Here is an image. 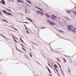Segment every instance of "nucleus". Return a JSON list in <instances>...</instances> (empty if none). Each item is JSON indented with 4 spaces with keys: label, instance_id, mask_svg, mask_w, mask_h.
Returning <instances> with one entry per match:
<instances>
[{
    "label": "nucleus",
    "instance_id": "1",
    "mask_svg": "<svg viewBox=\"0 0 76 76\" xmlns=\"http://www.w3.org/2000/svg\"><path fill=\"white\" fill-rule=\"evenodd\" d=\"M73 26H68V30H70L72 32H73L74 33H75V30L73 29Z\"/></svg>",
    "mask_w": 76,
    "mask_h": 76
},
{
    "label": "nucleus",
    "instance_id": "2",
    "mask_svg": "<svg viewBox=\"0 0 76 76\" xmlns=\"http://www.w3.org/2000/svg\"><path fill=\"white\" fill-rule=\"evenodd\" d=\"M3 12L5 13V14H7L8 15H12V14L8 12H6V11L5 10H3Z\"/></svg>",
    "mask_w": 76,
    "mask_h": 76
},
{
    "label": "nucleus",
    "instance_id": "3",
    "mask_svg": "<svg viewBox=\"0 0 76 76\" xmlns=\"http://www.w3.org/2000/svg\"><path fill=\"white\" fill-rule=\"evenodd\" d=\"M52 17H51V18L53 19H56L57 18V17L55 15H52Z\"/></svg>",
    "mask_w": 76,
    "mask_h": 76
},
{
    "label": "nucleus",
    "instance_id": "4",
    "mask_svg": "<svg viewBox=\"0 0 76 76\" xmlns=\"http://www.w3.org/2000/svg\"><path fill=\"white\" fill-rule=\"evenodd\" d=\"M36 8H37V9H39V10H41V11H43V10L42 9H41L40 8H39V7H35Z\"/></svg>",
    "mask_w": 76,
    "mask_h": 76
},
{
    "label": "nucleus",
    "instance_id": "5",
    "mask_svg": "<svg viewBox=\"0 0 76 76\" xmlns=\"http://www.w3.org/2000/svg\"><path fill=\"white\" fill-rule=\"evenodd\" d=\"M50 23V25H55V23L52 22H51V21Z\"/></svg>",
    "mask_w": 76,
    "mask_h": 76
},
{
    "label": "nucleus",
    "instance_id": "6",
    "mask_svg": "<svg viewBox=\"0 0 76 76\" xmlns=\"http://www.w3.org/2000/svg\"><path fill=\"white\" fill-rule=\"evenodd\" d=\"M45 15L47 16V17H48V18H50V15H48L47 13L45 14Z\"/></svg>",
    "mask_w": 76,
    "mask_h": 76
},
{
    "label": "nucleus",
    "instance_id": "7",
    "mask_svg": "<svg viewBox=\"0 0 76 76\" xmlns=\"http://www.w3.org/2000/svg\"><path fill=\"white\" fill-rule=\"evenodd\" d=\"M64 62H65V63H66V62H67V60H66V59L64 58H63Z\"/></svg>",
    "mask_w": 76,
    "mask_h": 76
},
{
    "label": "nucleus",
    "instance_id": "8",
    "mask_svg": "<svg viewBox=\"0 0 76 76\" xmlns=\"http://www.w3.org/2000/svg\"><path fill=\"white\" fill-rule=\"evenodd\" d=\"M47 21L48 22V23H51V21L49 20V19H48L47 20Z\"/></svg>",
    "mask_w": 76,
    "mask_h": 76
},
{
    "label": "nucleus",
    "instance_id": "9",
    "mask_svg": "<svg viewBox=\"0 0 76 76\" xmlns=\"http://www.w3.org/2000/svg\"><path fill=\"white\" fill-rule=\"evenodd\" d=\"M48 69L49 72L50 73H51V71H50V69L48 68Z\"/></svg>",
    "mask_w": 76,
    "mask_h": 76
},
{
    "label": "nucleus",
    "instance_id": "10",
    "mask_svg": "<svg viewBox=\"0 0 76 76\" xmlns=\"http://www.w3.org/2000/svg\"><path fill=\"white\" fill-rule=\"evenodd\" d=\"M40 15H41V16H43V15H44V14L42 12H40Z\"/></svg>",
    "mask_w": 76,
    "mask_h": 76
},
{
    "label": "nucleus",
    "instance_id": "11",
    "mask_svg": "<svg viewBox=\"0 0 76 76\" xmlns=\"http://www.w3.org/2000/svg\"><path fill=\"white\" fill-rule=\"evenodd\" d=\"M28 18L29 20H30V21H31V22H32V20L31 19H30V18Z\"/></svg>",
    "mask_w": 76,
    "mask_h": 76
},
{
    "label": "nucleus",
    "instance_id": "12",
    "mask_svg": "<svg viewBox=\"0 0 76 76\" xmlns=\"http://www.w3.org/2000/svg\"><path fill=\"white\" fill-rule=\"evenodd\" d=\"M37 13L38 14H39L41 13V12L39 11H37Z\"/></svg>",
    "mask_w": 76,
    "mask_h": 76
},
{
    "label": "nucleus",
    "instance_id": "13",
    "mask_svg": "<svg viewBox=\"0 0 76 76\" xmlns=\"http://www.w3.org/2000/svg\"><path fill=\"white\" fill-rule=\"evenodd\" d=\"M2 2L3 4H5V1H4V0H2Z\"/></svg>",
    "mask_w": 76,
    "mask_h": 76
},
{
    "label": "nucleus",
    "instance_id": "14",
    "mask_svg": "<svg viewBox=\"0 0 76 76\" xmlns=\"http://www.w3.org/2000/svg\"><path fill=\"white\" fill-rule=\"evenodd\" d=\"M26 1H27V2L28 3H29L30 4H31V2H30V1H29L27 0Z\"/></svg>",
    "mask_w": 76,
    "mask_h": 76
},
{
    "label": "nucleus",
    "instance_id": "15",
    "mask_svg": "<svg viewBox=\"0 0 76 76\" xmlns=\"http://www.w3.org/2000/svg\"><path fill=\"white\" fill-rule=\"evenodd\" d=\"M20 41L22 42H23V41L22 40V38H21V37H20Z\"/></svg>",
    "mask_w": 76,
    "mask_h": 76
},
{
    "label": "nucleus",
    "instance_id": "16",
    "mask_svg": "<svg viewBox=\"0 0 76 76\" xmlns=\"http://www.w3.org/2000/svg\"><path fill=\"white\" fill-rule=\"evenodd\" d=\"M22 50H24V51H26V49H25L23 47H22Z\"/></svg>",
    "mask_w": 76,
    "mask_h": 76
},
{
    "label": "nucleus",
    "instance_id": "17",
    "mask_svg": "<svg viewBox=\"0 0 76 76\" xmlns=\"http://www.w3.org/2000/svg\"><path fill=\"white\" fill-rule=\"evenodd\" d=\"M48 65L49 66H50V67H51V68H52V66H51V65H50V64H49V63H48Z\"/></svg>",
    "mask_w": 76,
    "mask_h": 76
},
{
    "label": "nucleus",
    "instance_id": "18",
    "mask_svg": "<svg viewBox=\"0 0 76 76\" xmlns=\"http://www.w3.org/2000/svg\"><path fill=\"white\" fill-rule=\"evenodd\" d=\"M73 13L74 15H75L76 16V11H74L73 12Z\"/></svg>",
    "mask_w": 76,
    "mask_h": 76
},
{
    "label": "nucleus",
    "instance_id": "19",
    "mask_svg": "<svg viewBox=\"0 0 76 76\" xmlns=\"http://www.w3.org/2000/svg\"><path fill=\"white\" fill-rule=\"evenodd\" d=\"M66 12L68 13H70V11L67 10L66 11Z\"/></svg>",
    "mask_w": 76,
    "mask_h": 76
},
{
    "label": "nucleus",
    "instance_id": "20",
    "mask_svg": "<svg viewBox=\"0 0 76 76\" xmlns=\"http://www.w3.org/2000/svg\"><path fill=\"white\" fill-rule=\"evenodd\" d=\"M54 66H55L56 68H57V65L56 64L54 65Z\"/></svg>",
    "mask_w": 76,
    "mask_h": 76
},
{
    "label": "nucleus",
    "instance_id": "21",
    "mask_svg": "<svg viewBox=\"0 0 76 76\" xmlns=\"http://www.w3.org/2000/svg\"><path fill=\"white\" fill-rule=\"evenodd\" d=\"M18 3H20L21 0H18Z\"/></svg>",
    "mask_w": 76,
    "mask_h": 76
},
{
    "label": "nucleus",
    "instance_id": "22",
    "mask_svg": "<svg viewBox=\"0 0 76 76\" xmlns=\"http://www.w3.org/2000/svg\"><path fill=\"white\" fill-rule=\"evenodd\" d=\"M20 3H24V1H20Z\"/></svg>",
    "mask_w": 76,
    "mask_h": 76
},
{
    "label": "nucleus",
    "instance_id": "23",
    "mask_svg": "<svg viewBox=\"0 0 76 76\" xmlns=\"http://www.w3.org/2000/svg\"><path fill=\"white\" fill-rule=\"evenodd\" d=\"M30 57H32V55H31V54L30 53Z\"/></svg>",
    "mask_w": 76,
    "mask_h": 76
},
{
    "label": "nucleus",
    "instance_id": "24",
    "mask_svg": "<svg viewBox=\"0 0 76 76\" xmlns=\"http://www.w3.org/2000/svg\"><path fill=\"white\" fill-rule=\"evenodd\" d=\"M56 59H57V60H58V61H59L60 62V60L58 59L57 58Z\"/></svg>",
    "mask_w": 76,
    "mask_h": 76
},
{
    "label": "nucleus",
    "instance_id": "25",
    "mask_svg": "<svg viewBox=\"0 0 76 76\" xmlns=\"http://www.w3.org/2000/svg\"><path fill=\"white\" fill-rule=\"evenodd\" d=\"M27 32L28 33V34H29V32L28 31H27Z\"/></svg>",
    "mask_w": 76,
    "mask_h": 76
},
{
    "label": "nucleus",
    "instance_id": "26",
    "mask_svg": "<svg viewBox=\"0 0 76 76\" xmlns=\"http://www.w3.org/2000/svg\"><path fill=\"white\" fill-rule=\"evenodd\" d=\"M0 35H1L2 36V37H4V38H5V37H4V35H3L1 34H0Z\"/></svg>",
    "mask_w": 76,
    "mask_h": 76
},
{
    "label": "nucleus",
    "instance_id": "27",
    "mask_svg": "<svg viewBox=\"0 0 76 76\" xmlns=\"http://www.w3.org/2000/svg\"><path fill=\"white\" fill-rule=\"evenodd\" d=\"M7 11H9V12H11V10H8Z\"/></svg>",
    "mask_w": 76,
    "mask_h": 76
},
{
    "label": "nucleus",
    "instance_id": "28",
    "mask_svg": "<svg viewBox=\"0 0 76 76\" xmlns=\"http://www.w3.org/2000/svg\"><path fill=\"white\" fill-rule=\"evenodd\" d=\"M2 20H3V21H5V22H6V20H4V19H2Z\"/></svg>",
    "mask_w": 76,
    "mask_h": 76
},
{
    "label": "nucleus",
    "instance_id": "29",
    "mask_svg": "<svg viewBox=\"0 0 76 76\" xmlns=\"http://www.w3.org/2000/svg\"><path fill=\"white\" fill-rule=\"evenodd\" d=\"M59 31L60 32H62V31L61 30H59Z\"/></svg>",
    "mask_w": 76,
    "mask_h": 76
},
{
    "label": "nucleus",
    "instance_id": "30",
    "mask_svg": "<svg viewBox=\"0 0 76 76\" xmlns=\"http://www.w3.org/2000/svg\"><path fill=\"white\" fill-rule=\"evenodd\" d=\"M49 75L50 76H53V75H51V74H49Z\"/></svg>",
    "mask_w": 76,
    "mask_h": 76
},
{
    "label": "nucleus",
    "instance_id": "31",
    "mask_svg": "<svg viewBox=\"0 0 76 76\" xmlns=\"http://www.w3.org/2000/svg\"><path fill=\"white\" fill-rule=\"evenodd\" d=\"M58 64L59 65V67H60V68H61V66H60V64Z\"/></svg>",
    "mask_w": 76,
    "mask_h": 76
},
{
    "label": "nucleus",
    "instance_id": "32",
    "mask_svg": "<svg viewBox=\"0 0 76 76\" xmlns=\"http://www.w3.org/2000/svg\"><path fill=\"white\" fill-rule=\"evenodd\" d=\"M25 23H27V24H28V22H26Z\"/></svg>",
    "mask_w": 76,
    "mask_h": 76
},
{
    "label": "nucleus",
    "instance_id": "33",
    "mask_svg": "<svg viewBox=\"0 0 76 76\" xmlns=\"http://www.w3.org/2000/svg\"><path fill=\"white\" fill-rule=\"evenodd\" d=\"M20 45H22V46L23 47H24L23 45L22 44H20Z\"/></svg>",
    "mask_w": 76,
    "mask_h": 76
},
{
    "label": "nucleus",
    "instance_id": "34",
    "mask_svg": "<svg viewBox=\"0 0 76 76\" xmlns=\"http://www.w3.org/2000/svg\"><path fill=\"white\" fill-rule=\"evenodd\" d=\"M54 67L55 70H57V69H56V68H55V67H54Z\"/></svg>",
    "mask_w": 76,
    "mask_h": 76
},
{
    "label": "nucleus",
    "instance_id": "35",
    "mask_svg": "<svg viewBox=\"0 0 76 76\" xmlns=\"http://www.w3.org/2000/svg\"><path fill=\"white\" fill-rule=\"evenodd\" d=\"M61 73H63V70H61Z\"/></svg>",
    "mask_w": 76,
    "mask_h": 76
},
{
    "label": "nucleus",
    "instance_id": "36",
    "mask_svg": "<svg viewBox=\"0 0 76 76\" xmlns=\"http://www.w3.org/2000/svg\"><path fill=\"white\" fill-rule=\"evenodd\" d=\"M56 72H58V71H57V69H56Z\"/></svg>",
    "mask_w": 76,
    "mask_h": 76
},
{
    "label": "nucleus",
    "instance_id": "37",
    "mask_svg": "<svg viewBox=\"0 0 76 76\" xmlns=\"http://www.w3.org/2000/svg\"><path fill=\"white\" fill-rule=\"evenodd\" d=\"M26 22H23V23H26Z\"/></svg>",
    "mask_w": 76,
    "mask_h": 76
},
{
    "label": "nucleus",
    "instance_id": "38",
    "mask_svg": "<svg viewBox=\"0 0 76 76\" xmlns=\"http://www.w3.org/2000/svg\"><path fill=\"white\" fill-rule=\"evenodd\" d=\"M1 12H0V14L1 15Z\"/></svg>",
    "mask_w": 76,
    "mask_h": 76
},
{
    "label": "nucleus",
    "instance_id": "39",
    "mask_svg": "<svg viewBox=\"0 0 76 76\" xmlns=\"http://www.w3.org/2000/svg\"><path fill=\"white\" fill-rule=\"evenodd\" d=\"M26 27V25H25V24L24 25Z\"/></svg>",
    "mask_w": 76,
    "mask_h": 76
},
{
    "label": "nucleus",
    "instance_id": "40",
    "mask_svg": "<svg viewBox=\"0 0 76 76\" xmlns=\"http://www.w3.org/2000/svg\"><path fill=\"white\" fill-rule=\"evenodd\" d=\"M18 50V51H20V50Z\"/></svg>",
    "mask_w": 76,
    "mask_h": 76
},
{
    "label": "nucleus",
    "instance_id": "41",
    "mask_svg": "<svg viewBox=\"0 0 76 76\" xmlns=\"http://www.w3.org/2000/svg\"><path fill=\"white\" fill-rule=\"evenodd\" d=\"M26 28H27V27H26ZM27 29H28V28H27Z\"/></svg>",
    "mask_w": 76,
    "mask_h": 76
},
{
    "label": "nucleus",
    "instance_id": "42",
    "mask_svg": "<svg viewBox=\"0 0 76 76\" xmlns=\"http://www.w3.org/2000/svg\"><path fill=\"white\" fill-rule=\"evenodd\" d=\"M0 3H1V2L0 1Z\"/></svg>",
    "mask_w": 76,
    "mask_h": 76
}]
</instances>
